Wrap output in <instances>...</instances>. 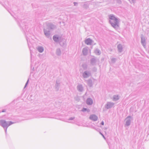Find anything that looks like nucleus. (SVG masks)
Segmentation results:
<instances>
[{
	"instance_id": "f257e3e1",
	"label": "nucleus",
	"mask_w": 149,
	"mask_h": 149,
	"mask_svg": "<svg viewBox=\"0 0 149 149\" xmlns=\"http://www.w3.org/2000/svg\"><path fill=\"white\" fill-rule=\"evenodd\" d=\"M108 16L109 19V22L112 26L114 28L118 27L119 22V18L113 14H110Z\"/></svg>"
},
{
	"instance_id": "f03ea898",
	"label": "nucleus",
	"mask_w": 149,
	"mask_h": 149,
	"mask_svg": "<svg viewBox=\"0 0 149 149\" xmlns=\"http://www.w3.org/2000/svg\"><path fill=\"white\" fill-rule=\"evenodd\" d=\"M15 123V122H12L11 121H6L4 120H0V125L3 127L6 133L8 127L10 125Z\"/></svg>"
},
{
	"instance_id": "7ed1b4c3",
	"label": "nucleus",
	"mask_w": 149,
	"mask_h": 149,
	"mask_svg": "<svg viewBox=\"0 0 149 149\" xmlns=\"http://www.w3.org/2000/svg\"><path fill=\"white\" fill-rule=\"evenodd\" d=\"M91 71L90 70H86L84 71L82 74L83 77L85 79H86L91 76Z\"/></svg>"
},
{
	"instance_id": "20e7f679",
	"label": "nucleus",
	"mask_w": 149,
	"mask_h": 149,
	"mask_svg": "<svg viewBox=\"0 0 149 149\" xmlns=\"http://www.w3.org/2000/svg\"><path fill=\"white\" fill-rule=\"evenodd\" d=\"M99 60L95 57H93L90 59V63L93 65H96L97 63H99Z\"/></svg>"
},
{
	"instance_id": "39448f33",
	"label": "nucleus",
	"mask_w": 149,
	"mask_h": 149,
	"mask_svg": "<svg viewBox=\"0 0 149 149\" xmlns=\"http://www.w3.org/2000/svg\"><path fill=\"white\" fill-rule=\"evenodd\" d=\"M132 119V117L130 116H128L125 118V125L126 126H128L130 125Z\"/></svg>"
},
{
	"instance_id": "423d86ee",
	"label": "nucleus",
	"mask_w": 149,
	"mask_h": 149,
	"mask_svg": "<svg viewBox=\"0 0 149 149\" xmlns=\"http://www.w3.org/2000/svg\"><path fill=\"white\" fill-rule=\"evenodd\" d=\"M114 104V103L113 102H107V104L105 105V108L107 109H109L113 107Z\"/></svg>"
},
{
	"instance_id": "0eeeda50",
	"label": "nucleus",
	"mask_w": 149,
	"mask_h": 149,
	"mask_svg": "<svg viewBox=\"0 0 149 149\" xmlns=\"http://www.w3.org/2000/svg\"><path fill=\"white\" fill-rule=\"evenodd\" d=\"M53 40L56 42H59L61 39V37L58 35H55L53 37Z\"/></svg>"
},
{
	"instance_id": "6e6552de",
	"label": "nucleus",
	"mask_w": 149,
	"mask_h": 149,
	"mask_svg": "<svg viewBox=\"0 0 149 149\" xmlns=\"http://www.w3.org/2000/svg\"><path fill=\"white\" fill-rule=\"evenodd\" d=\"M93 42V40L90 38L86 39L85 40V43L87 45H91Z\"/></svg>"
},
{
	"instance_id": "1a4fd4ad",
	"label": "nucleus",
	"mask_w": 149,
	"mask_h": 149,
	"mask_svg": "<svg viewBox=\"0 0 149 149\" xmlns=\"http://www.w3.org/2000/svg\"><path fill=\"white\" fill-rule=\"evenodd\" d=\"M141 43L143 47H145L146 46V40L144 36H142L141 37Z\"/></svg>"
},
{
	"instance_id": "9d476101",
	"label": "nucleus",
	"mask_w": 149,
	"mask_h": 149,
	"mask_svg": "<svg viewBox=\"0 0 149 149\" xmlns=\"http://www.w3.org/2000/svg\"><path fill=\"white\" fill-rule=\"evenodd\" d=\"M89 119L91 120L95 121L97 120L98 117L96 115L92 114L90 116Z\"/></svg>"
},
{
	"instance_id": "9b49d317",
	"label": "nucleus",
	"mask_w": 149,
	"mask_h": 149,
	"mask_svg": "<svg viewBox=\"0 0 149 149\" xmlns=\"http://www.w3.org/2000/svg\"><path fill=\"white\" fill-rule=\"evenodd\" d=\"M83 54L84 56H86L88 54V47H84L83 48L82 51Z\"/></svg>"
},
{
	"instance_id": "f8f14e48",
	"label": "nucleus",
	"mask_w": 149,
	"mask_h": 149,
	"mask_svg": "<svg viewBox=\"0 0 149 149\" xmlns=\"http://www.w3.org/2000/svg\"><path fill=\"white\" fill-rule=\"evenodd\" d=\"M86 103L88 105H91L93 103V100L91 98H88L86 100Z\"/></svg>"
},
{
	"instance_id": "ddd939ff",
	"label": "nucleus",
	"mask_w": 149,
	"mask_h": 149,
	"mask_svg": "<svg viewBox=\"0 0 149 149\" xmlns=\"http://www.w3.org/2000/svg\"><path fill=\"white\" fill-rule=\"evenodd\" d=\"M117 48L118 51L119 52L121 53L123 51V45L121 44H119L117 45Z\"/></svg>"
},
{
	"instance_id": "4468645a",
	"label": "nucleus",
	"mask_w": 149,
	"mask_h": 149,
	"mask_svg": "<svg viewBox=\"0 0 149 149\" xmlns=\"http://www.w3.org/2000/svg\"><path fill=\"white\" fill-rule=\"evenodd\" d=\"M77 88L78 91L80 92H82L84 91V88L81 84H79L77 87Z\"/></svg>"
},
{
	"instance_id": "2eb2a0df",
	"label": "nucleus",
	"mask_w": 149,
	"mask_h": 149,
	"mask_svg": "<svg viewBox=\"0 0 149 149\" xmlns=\"http://www.w3.org/2000/svg\"><path fill=\"white\" fill-rule=\"evenodd\" d=\"M44 34L47 38H49L50 37V31H47L46 29H44Z\"/></svg>"
},
{
	"instance_id": "dca6fc26",
	"label": "nucleus",
	"mask_w": 149,
	"mask_h": 149,
	"mask_svg": "<svg viewBox=\"0 0 149 149\" xmlns=\"http://www.w3.org/2000/svg\"><path fill=\"white\" fill-rule=\"evenodd\" d=\"M120 97L118 95H114L112 97V100L113 101H116L119 99Z\"/></svg>"
},
{
	"instance_id": "f3484780",
	"label": "nucleus",
	"mask_w": 149,
	"mask_h": 149,
	"mask_svg": "<svg viewBox=\"0 0 149 149\" xmlns=\"http://www.w3.org/2000/svg\"><path fill=\"white\" fill-rule=\"evenodd\" d=\"M36 48L38 51L40 53L42 52L44 50V48L42 46H38L36 47Z\"/></svg>"
},
{
	"instance_id": "a211bd4d",
	"label": "nucleus",
	"mask_w": 149,
	"mask_h": 149,
	"mask_svg": "<svg viewBox=\"0 0 149 149\" xmlns=\"http://www.w3.org/2000/svg\"><path fill=\"white\" fill-rule=\"evenodd\" d=\"M48 27L51 29H54L56 28V26L54 25L51 23H48L47 24Z\"/></svg>"
},
{
	"instance_id": "6ab92c4d",
	"label": "nucleus",
	"mask_w": 149,
	"mask_h": 149,
	"mask_svg": "<svg viewBox=\"0 0 149 149\" xmlns=\"http://www.w3.org/2000/svg\"><path fill=\"white\" fill-rule=\"evenodd\" d=\"M87 83L88 85L90 87H92L93 85L92 81L91 79H89L87 81Z\"/></svg>"
},
{
	"instance_id": "aec40b11",
	"label": "nucleus",
	"mask_w": 149,
	"mask_h": 149,
	"mask_svg": "<svg viewBox=\"0 0 149 149\" xmlns=\"http://www.w3.org/2000/svg\"><path fill=\"white\" fill-rule=\"evenodd\" d=\"M94 52L97 55H99L100 54L101 52L98 49L96 48Z\"/></svg>"
},
{
	"instance_id": "412c9836",
	"label": "nucleus",
	"mask_w": 149,
	"mask_h": 149,
	"mask_svg": "<svg viewBox=\"0 0 149 149\" xmlns=\"http://www.w3.org/2000/svg\"><path fill=\"white\" fill-rule=\"evenodd\" d=\"M81 67L84 70H86L87 68L88 65L86 63H84L82 65Z\"/></svg>"
},
{
	"instance_id": "4be33fe9",
	"label": "nucleus",
	"mask_w": 149,
	"mask_h": 149,
	"mask_svg": "<svg viewBox=\"0 0 149 149\" xmlns=\"http://www.w3.org/2000/svg\"><path fill=\"white\" fill-rule=\"evenodd\" d=\"M60 81H58L57 80L56 81V83L55 85L56 88L57 90H58V86L60 84Z\"/></svg>"
},
{
	"instance_id": "5701e85b",
	"label": "nucleus",
	"mask_w": 149,
	"mask_h": 149,
	"mask_svg": "<svg viewBox=\"0 0 149 149\" xmlns=\"http://www.w3.org/2000/svg\"><path fill=\"white\" fill-rule=\"evenodd\" d=\"M56 54L57 55L60 56L61 54V51L60 49H57L56 50Z\"/></svg>"
},
{
	"instance_id": "b1692460",
	"label": "nucleus",
	"mask_w": 149,
	"mask_h": 149,
	"mask_svg": "<svg viewBox=\"0 0 149 149\" xmlns=\"http://www.w3.org/2000/svg\"><path fill=\"white\" fill-rule=\"evenodd\" d=\"M75 118L74 117H71L68 120V121H65L66 122H68V123H70V122H69V121L71 120H73Z\"/></svg>"
},
{
	"instance_id": "393cba45",
	"label": "nucleus",
	"mask_w": 149,
	"mask_h": 149,
	"mask_svg": "<svg viewBox=\"0 0 149 149\" xmlns=\"http://www.w3.org/2000/svg\"><path fill=\"white\" fill-rule=\"evenodd\" d=\"M116 59L115 58H112L111 59V61L113 63H114L116 62Z\"/></svg>"
},
{
	"instance_id": "a878e982",
	"label": "nucleus",
	"mask_w": 149,
	"mask_h": 149,
	"mask_svg": "<svg viewBox=\"0 0 149 149\" xmlns=\"http://www.w3.org/2000/svg\"><path fill=\"white\" fill-rule=\"evenodd\" d=\"M87 110V109L86 108H83L82 109L81 111L83 112H85Z\"/></svg>"
},
{
	"instance_id": "bb28decb",
	"label": "nucleus",
	"mask_w": 149,
	"mask_h": 149,
	"mask_svg": "<svg viewBox=\"0 0 149 149\" xmlns=\"http://www.w3.org/2000/svg\"><path fill=\"white\" fill-rule=\"evenodd\" d=\"M29 79L26 82V84H25V85L24 86V88H25L26 87V86L28 83V82H29Z\"/></svg>"
},
{
	"instance_id": "cd10ccee",
	"label": "nucleus",
	"mask_w": 149,
	"mask_h": 149,
	"mask_svg": "<svg viewBox=\"0 0 149 149\" xmlns=\"http://www.w3.org/2000/svg\"><path fill=\"white\" fill-rule=\"evenodd\" d=\"M97 68H95V67H94V68H93V70L94 71V72H96V71H97Z\"/></svg>"
},
{
	"instance_id": "c85d7f7f",
	"label": "nucleus",
	"mask_w": 149,
	"mask_h": 149,
	"mask_svg": "<svg viewBox=\"0 0 149 149\" xmlns=\"http://www.w3.org/2000/svg\"><path fill=\"white\" fill-rule=\"evenodd\" d=\"M130 2L132 3H134V0H130L129 1Z\"/></svg>"
},
{
	"instance_id": "c756f323",
	"label": "nucleus",
	"mask_w": 149,
	"mask_h": 149,
	"mask_svg": "<svg viewBox=\"0 0 149 149\" xmlns=\"http://www.w3.org/2000/svg\"><path fill=\"white\" fill-rule=\"evenodd\" d=\"M73 3L74 6H77L78 4L76 2H74Z\"/></svg>"
},
{
	"instance_id": "7c9ffc66",
	"label": "nucleus",
	"mask_w": 149,
	"mask_h": 149,
	"mask_svg": "<svg viewBox=\"0 0 149 149\" xmlns=\"http://www.w3.org/2000/svg\"><path fill=\"white\" fill-rule=\"evenodd\" d=\"M31 62H32V54H31Z\"/></svg>"
},
{
	"instance_id": "2f4dec72",
	"label": "nucleus",
	"mask_w": 149,
	"mask_h": 149,
	"mask_svg": "<svg viewBox=\"0 0 149 149\" xmlns=\"http://www.w3.org/2000/svg\"><path fill=\"white\" fill-rule=\"evenodd\" d=\"M86 111H87V112H89L90 111V110L88 109H87Z\"/></svg>"
},
{
	"instance_id": "473e14b6",
	"label": "nucleus",
	"mask_w": 149,
	"mask_h": 149,
	"mask_svg": "<svg viewBox=\"0 0 149 149\" xmlns=\"http://www.w3.org/2000/svg\"><path fill=\"white\" fill-rule=\"evenodd\" d=\"M40 117H48L47 116H45L44 115H43L42 116H41Z\"/></svg>"
},
{
	"instance_id": "72a5a7b5",
	"label": "nucleus",
	"mask_w": 149,
	"mask_h": 149,
	"mask_svg": "<svg viewBox=\"0 0 149 149\" xmlns=\"http://www.w3.org/2000/svg\"><path fill=\"white\" fill-rule=\"evenodd\" d=\"M6 109H4L2 110V112H6Z\"/></svg>"
},
{
	"instance_id": "f704fd0d",
	"label": "nucleus",
	"mask_w": 149,
	"mask_h": 149,
	"mask_svg": "<svg viewBox=\"0 0 149 149\" xmlns=\"http://www.w3.org/2000/svg\"><path fill=\"white\" fill-rule=\"evenodd\" d=\"M100 134L103 137L104 139H105V137L101 133H100Z\"/></svg>"
},
{
	"instance_id": "c9c22d12",
	"label": "nucleus",
	"mask_w": 149,
	"mask_h": 149,
	"mask_svg": "<svg viewBox=\"0 0 149 149\" xmlns=\"http://www.w3.org/2000/svg\"><path fill=\"white\" fill-rule=\"evenodd\" d=\"M104 122L103 121H102L101 123V124L102 125H104Z\"/></svg>"
},
{
	"instance_id": "e433bc0d",
	"label": "nucleus",
	"mask_w": 149,
	"mask_h": 149,
	"mask_svg": "<svg viewBox=\"0 0 149 149\" xmlns=\"http://www.w3.org/2000/svg\"><path fill=\"white\" fill-rule=\"evenodd\" d=\"M108 145H109V147L110 149H112L111 148V146H110V145L109 144H108Z\"/></svg>"
},
{
	"instance_id": "4c0bfd02",
	"label": "nucleus",
	"mask_w": 149,
	"mask_h": 149,
	"mask_svg": "<svg viewBox=\"0 0 149 149\" xmlns=\"http://www.w3.org/2000/svg\"><path fill=\"white\" fill-rule=\"evenodd\" d=\"M27 42H28V40L27 38Z\"/></svg>"
},
{
	"instance_id": "58836bf2",
	"label": "nucleus",
	"mask_w": 149,
	"mask_h": 149,
	"mask_svg": "<svg viewBox=\"0 0 149 149\" xmlns=\"http://www.w3.org/2000/svg\"><path fill=\"white\" fill-rule=\"evenodd\" d=\"M129 1H130V0H128Z\"/></svg>"
}]
</instances>
